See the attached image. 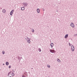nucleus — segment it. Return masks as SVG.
<instances>
[{
	"label": "nucleus",
	"instance_id": "1",
	"mask_svg": "<svg viewBox=\"0 0 77 77\" xmlns=\"http://www.w3.org/2000/svg\"><path fill=\"white\" fill-rule=\"evenodd\" d=\"M71 49L72 51H74V46L72 45L71 46Z\"/></svg>",
	"mask_w": 77,
	"mask_h": 77
},
{
	"label": "nucleus",
	"instance_id": "2",
	"mask_svg": "<svg viewBox=\"0 0 77 77\" xmlns=\"http://www.w3.org/2000/svg\"><path fill=\"white\" fill-rule=\"evenodd\" d=\"M71 26L74 28V24H73V23H71Z\"/></svg>",
	"mask_w": 77,
	"mask_h": 77
},
{
	"label": "nucleus",
	"instance_id": "3",
	"mask_svg": "<svg viewBox=\"0 0 77 77\" xmlns=\"http://www.w3.org/2000/svg\"><path fill=\"white\" fill-rule=\"evenodd\" d=\"M50 51L51 53H54V51L53 50H50Z\"/></svg>",
	"mask_w": 77,
	"mask_h": 77
},
{
	"label": "nucleus",
	"instance_id": "4",
	"mask_svg": "<svg viewBox=\"0 0 77 77\" xmlns=\"http://www.w3.org/2000/svg\"><path fill=\"white\" fill-rule=\"evenodd\" d=\"M14 10H12L10 12V15H12L13 13L14 12Z\"/></svg>",
	"mask_w": 77,
	"mask_h": 77
},
{
	"label": "nucleus",
	"instance_id": "5",
	"mask_svg": "<svg viewBox=\"0 0 77 77\" xmlns=\"http://www.w3.org/2000/svg\"><path fill=\"white\" fill-rule=\"evenodd\" d=\"M37 11L38 13H39V12H40V10L39 9H37Z\"/></svg>",
	"mask_w": 77,
	"mask_h": 77
},
{
	"label": "nucleus",
	"instance_id": "6",
	"mask_svg": "<svg viewBox=\"0 0 77 77\" xmlns=\"http://www.w3.org/2000/svg\"><path fill=\"white\" fill-rule=\"evenodd\" d=\"M2 12L3 13H6V10L5 9H3L2 10Z\"/></svg>",
	"mask_w": 77,
	"mask_h": 77
},
{
	"label": "nucleus",
	"instance_id": "7",
	"mask_svg": "<svg viewBox=\"0 0 77 77\" xmlns=\"http://www.w3.org/2000/svg\"><path fill=\"white\" fill-rule=\"evenodd\" d=\"M68 34H66V35L65 36V38H67L68 37Z\"/></svg>",
	"mask_w": 77,
	"mask_h": 77
},
{
	"label": "nucleus",
	"instance_id": "8",
	"mask_svg": "<svg viewBox=\"0 0 77 77\" xmlns=\"http://www.w3.org/2000/svg\"><path fill=\"white\" fill-rule=\"evenodd\" d=\"M24 7H22L21 8V10H22V11H24Z\"/></svg>",
	"mask_w": 77,
	"mask_h": 77
},
{
	"label": "nucleus",
	"instance_id": "9",
	"mask_svg": "<svg viewBox=\"0 0 77 77\" xmlns=\"http://www.w3.org/2000/svg\"><path fill=\"white\" fill-rule=\"evenodd\" d=\"M51 47H53V43H51Z\"/></svg>",
	"mask_w": 77,
	"mask_h": 77
},
{
	"label": "nucleus",
	"instance_id": "10",
	"mask_svg": "<svg viewBox=\"0 0 77 77\" xmlns=\"http://www.w3.org/2000/svg\"><path fill=\"white\" fill-rule=\"evenodd\" d=\"M6 65H9V63L8 62H6Z\"/></svg>",
	"mask_w": 77,
	"mask_h": 77
},
{
	"label": "nucleus",
	"instance_id": "11",
	"mask_svg": "<svg viewBox=\"0 0 77 77\" xmlns=\"http://www.w3.org/2000/svg\"><path fill=\"white\" fill-rule=\"evenodd\" d=\"M11 75H12V76H14V73H11Z\"/></svg>",
	"mask_w": 77,
	"mask_h": 77
},
{
	"label": "nucleus",
	"instance_id": "12",
	"mask_svg": "<svg viewBox=\"0 0 77 77\" xmlns=\"http://www.w3.org/2000/svg\"><path fill=\"white\" fill-rule=\"evenodd\" d=\"M28 43H30V39H29L28 40Z\"/></svg>",
	"mask_w": 77,
	"mask_h": 77
},
{
	"label": "nucleus",
	"instance_id": "13",
	"mask_svg": "<svg viewBox=\"0 0 77 77\" xmlns=\"http://www.w3.org/2000/svg\"><path fill=\"white\" fill-rule=\"evenodd\" d=\"M47 66L48 68H50V66L49 65H48Z\"/></svg>",
	"mask_w": 77,
	"mask_h": 77
},
{
	"label": "nucleus",
	"instance_id": "14",
	"mask_svg": "<svg viewBox=\"0 0 77 77\" xmlns=\"http://www.w3.org/2000/svg\"><path fill=\"white\" fill-rule=\"evenodd\" d=\"M39 51H40V52H41V49H40V48H39Z\"/></svg>",
	"mask_w": 77,
	"mask_h": 77
},
{
	"label": "nucleus",
	"instance_id": "15",
	"mask_svg": "<svg viewBox=\"0 0 77 77\" xmlns=\"http://www.w3.org/2000/svg\"><path fill=\"white\" fill-rule=\"evenodd\" d=\"M2 53H3V54H5V51H2Z\"/></svg>",
	"mask_w": 77,
	"mask_h": 77
},
{
	"label": "nucleus",
	"instance_id": "16",
	"mask_svg": "<svg viewBox=\"0 0 77 77\" xmlns=\"http://www.w3.org/2000/svg\"><path fill=\"white\" fill-rule=\"evenodd\" d=\"M34 32V29H33L32 30V32Z\"/></svg>",
	"mask_w": 77,
	"mask_h": 77
},
{
	"label": "nucleus",
	"instance_id": "17",
	"mask_svg": "<svg viewBox=\"0 0 77 77\" xmlns=\"http://www.w3.org/2000/svg\"><path fill=\"white\" fill-rule=\"evenodd\" d=\"M9 68H11V66H9Z\"/></svg>",
	"mask_w": 77,
	"mask_h": 77
},
{
	"label": "nucleus",
	"instance_id": "18",
	"mask_svg": "<svg viewBox=\"0 0 77 77\" xmlns=\"http://www.w3.org/2000/svg\"><path fill=\"white\" fill-rule=\"evenodd\" d=\"M69 46H70L71 45L70 44V43H69Z\"/></svg>",
	"mask_w": 77,
	"mask_h": 77
},
{
	"label": "nucleus",
	"instance_id": "19",
	"mask_svg": "<svg viewBox=\"0 0 77 77\" xmlns=\"http://www.w3.org/2000/svg\"><path fill=\"white\" fill-rule=\"evenodd\" d=\"M22 77H26V76L23 75Z\"/></svg>",
	"mask_w": 77,
	"mask_h": 77
},
{
	"label": "nucleus",
	"instance_id": "20",
	"mask_svg": "<svg viewBox=\"0 0 77 77\" xmlns=\"http://www.w3.org/2000/svg\"><path fill=\"white\" fill-rule=\"evenodd\" d=\"M58 60H59V59H58Z\"/></svg>",
	"mask_w": 77,
	"mask_h": 77
}]
</instances>
